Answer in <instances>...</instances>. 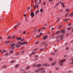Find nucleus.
<instances>
[{
	"mask_svg": "<svg viewBox=\"0 0 73 73\" xmlns=\"http://www.w3.org/2000/svg\"><path fill=\"white\" fill-rule=\"evenodd\" d=\"M60 32L62 33H65V30L64 29H62L61 30Z\"/></svg>",
	"mask_w": 73,
	"mask_h": 73,
	"instance_id": "obj_4",
	"label": "nucleus"
},
{
	"mask_svg": "<svg viewBox=\"0 0 73 73\" xmlns=\"http://www.w3.org/2000/svg\"><path fill=\"white\" fill-rule=\"evenodd\" d=\"M72 25V23H69V24H68V25L69 26H70V25Z\"/></svg>",
	"mask_w": 73,
	"mask_h": 73,
	"instance_id": "obj_38",
	"label": "nucleus"
},
{
	"mask_svg": "<svg viewBox=\"0 0 73 73\" xmlns=\"http://www.w3.org/2000/svg\"><path fill=\"white\" fill-rule=\"evenodd\" d=\"M65 61H66V59H63L62 60H61L59 62H60L59 63V64H60V66H63V63H61V62H64Z\"/></svg>",
	"mask_w": 73,
	"mask_h": 73,
	"instance_id": "obj_2",
	"label": "nucleus"
},
{
	"mask_svg": "<svg viewBox=\"0 0 73 73\" xmlns=\"http://www.w3.org/2000/svg\"><path fill=\"white\" fill-rule=\"evenodd\" d=\"M37 49H38V48H35V51H36V50H37Z\"/></svg>",
	"mask_w": 73,
	"mask_h": 73,
	"instance_id": "obj_56",
	"label": "nucleus"
},
{
	"mask_svg": "<svg viewBox=\"0 0 73 73\" xmlns=\"http://www.w3.org/2000/svg\"><path fill=\"white\" fill-rule=\"evenodd\" d=\"M12 37L13 38H14L15 37V36H14L12 37H11V38H12Z\"/></svg>",
	"mask_w": 73,
	"mask_h": 73,
	"instance_id": "obj_48",
	"label": "nucleus"
},
{
	"mask_svg": "<svg viewBox=\"0 0 73 73\" xmlns=\"http://www.w3.org/2000/svg\"><path fill=\"white\" fill-rule=\"evenodd\" d=\"M11 47H10V48H12V47H13V46H15V43H13V44H11Z\"/></svg>",
	"mask_w": 73,
	"mask_h": 73,
	"instance_id": "obj_5",
	"label": "nucleus"
},
{
	"mask_svg": "<svg viewBox=\"0 0 73 73\" xmlns=\"http://www.w3.org/2000/svg\"><path fill=\"white\" fill-rule=\"evenodd\" d=\"M54 52H57V49L55 50L54 51Z\"/></svg>",
	"mask_w": 73,
	"mask_h": 73,
	"instance_id": "obj_47",
	"label": "nucleus"
},
{
	"mask_svg": "<svg viewBox=\"0 0 73 73\" xmlns=\"http://www.w3.org/2000/svg\"><path fill=\"white\" fill-rule=\"evenodd\" d=\"M68 14H69V13H67L65 15V17H66V16H67V15H68Z\"/></svg>",
	"mask_w": 73,
	"mask_h": 73,
	"instance_id": "obj_25",
	"label": "nucleus"
},
{
	"mask_svg": "<svg viewBox=\"0 0 73 73\" xmlns=\"http://www.w3.org/2000/svg\"><path fill=\"white\" fill-rule=\"evenodd\" d=\"M55 54V53H53L51 54V55H54Z\"/></svg>",
	"mask_w": 73,
	"mask_h": 73,
	"instance_id": "obj_44",
	"label": "nucleus"
},
{
	"mask_svg": "<svg viewBox=\"0 0 73 73\" xmlns=\"http://www.w3.org/2000/svg\"><path fill=\"white\" fill-rule=\"evenodd\" d=\"M9 38H11V36H8V37H7V39H9Z\"/></svg>",
	"mask_w": 73,
	"mask_h": 73,
	"instance_id": "obj_35",
	"label": "nucleus"
},
{
	"mask_svg": "<svg viewBox=\"0 0 73 73\" xmlns=\"http://www.w3.org/2000/svg\"><path fill=\"white\" fill-rule=\"evenodd\" d=\"M35 53H36V52H33L32 53V54H34Z\"/></svg>",
	"mask_w": 73,
	"mask_h": 73,
	"instance_id": "obj_50",
	"label": "nucleus"
},
{
	"mask_svg": "<svg viewBox=\"0 0 73 73\" xmlns=\"http://www.w3.org/2000/svg\"><path fill=\"white\" fill-rule=\"evenodd\" d=\"M6 67H7V65H5L3 66H2V68L3 69H4V68H6Z\"/></svg>",
	"mask_w": 73,
	"mask_h": 73,
	"instance_id": "obj_9",
	"label": "nucleus"
},
{
	"mask_svg": "<svg viewBox=\"0 0 73 73\" xmlns=\"http://www.w3.org/2000/svg\"><path fill=\"white\" fill-rule=\"evenodd\" d=\"M64 36V35H60V37H63V36Z\"/></svg>",
	"mask_w": 73,
	"mask_h": 73,
	"instance_id": "obj_41",
	"label": "nucleus"
},
{
	"mask_svg": "<svg viewBox=\"0 0 73 73\" xmlns=\"http://www.w3.org/2000/svg\"><path fill=\"white\" fill-rule=\"evenodd\" d=\"M41 64H38L36 65V67H40L41 66Z\"/></svg>",
	"mask_w": 73,
	"mask_h": 73,
	"instance_id": "obj_11",
	"label": "nucleus"
},
{
	"mask_svg": "<svg viewBox=\"0 0 73 73\" xmlns=\"http://www.w3.org/2000/svg\"><path fill=\"white\" fill-rule=\"evenodd\" d=\"M8 53L7 52L6 54H5L4 55L5 56H6V57H7V56H8Z\"/></svg>",
	"mask_w": 73,
	"mask_h": 73,
	"instance_id": "obj_13",
	"label": "nucleus"
},
{
	"mask_svg": "<svg viewBox=\"0 0 73 73\" xmlns=\"http://www.w3.org/2000/svg\"><path fill=\"white\" fill-rule=\"evenodd\" d=\"M23 73H26V72L25 71H23Z\"/></svg>",
	"mask_w": 73,
	"mask_h": 73,
	"instance_id": "obj_64",
	"label": "nucleus"
},
{
	"mask_svg": "<svg viewBox=\"0 0 73 73\" xmlns=\"http://www.w3.org/2000/svg\"><path fill=\"white\" fill-rule=\"evenodd\" d=\"M64 57H67V56H66V55H64Z\"/></svg>",
	"mask_w": 73,
	"mask_h": 73,
	"instance_id": "obj_61",
	"label": "nucleus"
},
{
	"mask_svg": "<svg viewBox=\"0 0 73 73\" xmlns=\"http://www.w3.org/2000/svg\"><path fill=\"white\" fill-rule=\"evenodd\" d=\"M10 53H11V54L13 53V50H12L10 51Z\"/></svg>",
	"mask_w": 73,
	"mask_h": 73,
	"instance_id": "obj_18",
	"label": "nucleus"
},
{
	"mask_svg": "<svg viewBox=\"0 0 73 73\" xmlns=\"http://www.w3.org/2000/svg\"><path fill=\"white\" fill-rule=\"evenodd\" d=\"M21 37L19 38L18 39H17V40H21Z\"/></svg>",
	"mask_w": 73,
	"mask_h": 73,
	"instance_id": "obj_26",
	"label": "nucleus"
},
{
	"mask_svg": "<svg viewBox=\"0 0 73 73\" xmlns=\"http://www.w3.org/2000/svg\"><path fill=\"white\" fill-rule=\"evenodd\" d=\"M38 12H39V10H37V11H36L35 14H38Z\"/></svg>",
	"mask_w": 73,
	"mask_h": 73,
	"instance_id": "obj_8",
	"label": "nucleus"
},
{
	"mask_svg": "<svg viewBox=\"0 0 73 73\" xmlns=\"http://www.w3.org/2000/svg\"><path fill=\"white\" fill-rule=\"evenodd\" d=\"M45 29V27H43L41 29Z\"/></svg>",
	"mask_w": 73,
	"mask_h": 73,
	"instance_id": "obj_55",
	"label": "nucleus"
},
{
	"mask_svg": "<svg viewBox=\"0 0 73 73\" xmlns=\"http://www.w3.org/2000/svg\"><path fill=\"white\" fill-rule=\"evenodd\" d=\"M38 59V58H36L35 60H34V61H36V60H37Z\"/></svg>",
	"mask_w": 73,
	"mask_h": 73,
	"instance_id": "obj_59",
	"label": "nucleus"
},
{
	"mask_svg": "<svg viewBox=\"0 0 73 73\" xmlns=\"http://www.w3.org/2000/svg\"><path fill=\"white\" fill-rule=\"evenodd\" d=\"M61 27H62V26L61 25H60L58 27V29H60V28H61Z\"/></svg>",
	"mask_w": 73,
	"mask_h": 73,
	"instance_id": "obj_21",
	"label": "nucleus"
},
{
	"mask_svg": "<svg viewBox=\"0 0 73 73\" xmlns=\"http://www.w3.org/2000/svg\"><path fill=\"white\" fill-rule=\"evenodd\" d=\"M26 33V31H25L23 32V34H25Z\"/></svg>",
	"mask_w": 73,
	"mask_h": 73,
	"instance_id": "obj_57",
	"label": "nucleus"
},
{
	"mask_svg": "<svg viewBox=\"0 0 73 73\" xmlns=\"http://www.w3.org/2000/svg\"><path fill=\"white\" fill-rule=\"evenodd\" d=\"M24 40V39L23 38L21 40V41H23Z\"/></svg>",
	"mask_w": 73,
	"mask_h": 73,
	"instance_id": "obj_46",
	"label": "nucleus"
},
{
	"mask_svg": "<svg viewBox=\"0 0 73 73\" xmlns=\"http://www.w3.org/2000/svg\"><path fill=\"white\" fill-rule=\"evenodd\" d=\"M41 73H44V72H45V70H43L41 71Z\"/></svg>",
	"mask_w": 73,
	"mask_h": 73,
	"instance_id": "obj_24",
	"label": "nucleus"
},
{
	"mask_svg": "<svg viewBox=\"0 0 73 73\" xmlns=\"http://www.w3.org/2000/svg\"><path fill=\"white\" fill-rule=\"evenodd\" d=\"M40 35H37L36 36V37L38 38V37H40Z\"/></svg>",
	"mask_w": 73,
	"mask_h": 73,
	"instance_id": "obj_40",
	"label": "nucleus"
},
{
	"mask_svg": "<svg viewBox=\"0 0 73 73\" xmlns=\"http://www.w3.org/2000/svg\"><path fill=\"white\" fill-rule=\"evenodd\" d=\"M30 16H31V17H33L35 16V14L33 13V12H32L31 13V14H30Z\"/></svg>",
	"mask_w": 73,
	"mask_h": 73,
	"instance_id": "obj_3",
	"label": "nucleus"
},
{
	"mask_svg": "<svg viewBox=\"0 0 73 73\" xmlns=\"http://www.w3.org/2000/svg\"><path fill=\"white\" fill-rule=\"evenodd\" d=\"M40 51H43V50H44V49H40Z\"/></svg>",
	"mask_w": 73,
	"mask_h": 73,
	"instance_id": "obj_37",
	"label": "nucleus"
},
{
	"mask_svg": "<svg viewBox=\"0 0 73 73\" xmlns=\"http://www.w3.org/2000/svg\"><path fill=\"white\" fill-rule=\"evenodd\" d=\"M30 68V66H28L27 68H26V70H28V69H29Z\"/></svg>",
	"mask_w": 73,
	"mask_h": 73,
	"instance_id": "obj_14",
	"label": "nucleus"
},
{
	"mask_svg": "<svg viewBox=\"0 0 73 73\" xmlns=\"http://www.w3.org/2000/svg\"><path fill=\"white\" fill-rule=\"evenodd\" d=\"M63 39H64V38L63 37H62L60 38V39L61 40H62Z\"/></svg>",
	"mask_w": 73,
	"mask_h": 73,
	"instance_id": "obj_23",
	"label": "nucleus"
},
{
	"mask_svg": "<svg viewBox=\"0 0 73 73\" xmlns=\"http://www.w3.org/2000/svg\"><path fill=\"white\" fill-rule=\"evenodd\" d=\"M24 70V69L23 68H21L20 69V70L21 71H23V70Z\"/></svg>",
	"mask_w": 73,
	"mask_h": 73,
	"instance_id": "obj_30",
	"label": "nucleus"
},
{
	"mask_svg": "<svg viewBox=\"0 0 73 73\" xmlns=\"http://www.w3.org/2000/svg\"><path fill=\"white\" fill-rule=\"evenodd\" d=\"M71 64H72L73 65V60L72 61V62L70 63Z\"/></svg>",
	"mask_w": 73,
	"mask_h": 73,
	"instance_id": "obj_43",
	"label": "nucleus"
},
{
	"mask_svg": "<svg viewBox=\"0 0 73 73\" xmlns=\"http://www.w3.org/2000/svg\"><path fill=\"white\" fill-rule=\"evenodd\" d=\"M19 65L18 64L17 65L15 66V68H17Z\"/></svg>",
	"mask_w": 73,
	"mask_h": 73,
	"instance_id": "obj_22",
	"label": "nucleus"
},
{
	"mask_svg": "<svg viewBox=\"0 0 73 73\" xmlns=\"http://www.w3.org/2000/svg\"><path fill=\"white\" fill-rule=\"evenodd\" d=\"M15 62V61H12L10 63L11 64H12V63H14V62Z\"/></svg>",
	"mask_w": 73,
	"mask_h": 73,
	"instance_id": "obj_17",
	"label": "nucleus"
},
{
	"mask_svg": "<svg viewBox=\"0 0 73 73\" xmlns=\"http://www.w3.org/2000/svg\"><path fill=\"white\" fill-rule=\"evenodd\" d=\"M60 31H58L56 32V35H57V34H58V33H60Z\"/></svg>",
	"mask_w": 73,
	"mask_h": 73,
	"instance_id": "obj_12",
	"label": "nucleus"
},
{
	"mask_svg": "<svg viewBox=\"0 0 73 73\" xmlns=\"http://www.w3.org/2000/svg\"><path fill=\"white\" fill-rule=\"evenodd\" d=\"M47 45H48V44H46L44 45V46H47Z\"/></svg>",
	"mask_w": 73,
	"mask_h": 73,
	"instance_id": "obj_60",
	"label": "nucleus"
},
{
	"mask_svg": "<svg viewBox=\"0 0 73 73\" xmlns=\"http://www.w3.org/2000/svg\"><path fill=\"white\" fill-rule=\"evenodd\" d=\"M61 5H64V3H61Z\"/></svg>",
	"mask_w": 73,
	"mask_h": 73,
	"instance_id": "obj_63",
	"label": "nucleus"
},
{
	"mask_svg": "<svg viewBox=\"0 0 73 73\" xmlns=\"http://www.w3.org/2000/svg\"><path fill=\"white\" fill-rule=\"evenodd\" d=\"M44 66H47V64H44Z\"/></svg>",
	"mask_w": 73,
	"mask_h": 73,
	"instance_id": "obj_29",
	"label": "nucleus"
},
{
	"mask_svg": "<svg viewBox=\"0 0 73 73\" xmlns=\"http://www.w3.org/2000/svg\"><path fill=\"white\" fill-rule=\"evenodd\" d=\"M11 48L12 49V50H14V49H15V47H12V48Z\"/></svg>",
	"mask_w": 73,
	"mask_h": 73,
	"instance_id": "obj_19",
	"label": "nucleus"
},
{
	"mask_svg": "<svg viewBox=\"0 0 73 73\" xmlns=\"http://www.w3.org/2000/svg\"><path fill=\"white\" fill-rule=\"evenodd\" d=\"M66 49H67V50L69 49V48L68 47L66 48Z\"/></svg>",
	"mask_w": 73,
	"mask_h": 73,
	"instance_id": "obj_62",
	"label": "nucleus"
},
{
	"mask_svg": "<svg viewBox=\"0 0 73 73\" xmlns=\"http://www.w3.org/2000/svg\"><path fill=\"white\" fill-rule=\"evenodd\" d=\"M49 60L50 61H53V59L52 58H49Z\"/></svg>",
	"mask_w": 73,
	"mask_h": 73,
	"instance_id": "obj_10",
	"label": "nucleus"
},
{
	"mask_svg": "<svg viewBox=\"0 0 73 73\" xmlns=\"http://www.w3.org/2000/svg\"><path fill=\"white\" fill-rule=\"evenodd\" d=\"M56 70H58L59 69V68H56Z\"/></svg>",
	"mask_w": 73,
	"mask_h": 73,
	"instance_id": "obj_58",
	"label": "nucleus"
},
{
	"mask_svg": "<svg viewBox=\"0 0 73 73\" xmlns=\"http://www.w3.org/2000/svg\"><path fill=\"white\" fill-rule=\"evenodd\" d=\"M27 44V42H24L22 43L20 41L17 44L15 45V46L17 47V48H18L19 46H21V45H24V44Z\"/></svg>",
	"mask_w": 73,
	"mask_h": 73,
	"instance_id": "obj_1",
	"label": "nucleus"
},
{
	"mask_svg": "<svg viewBox=\"0 0 73 73\" xmlns=\"http://www.w3.org/2000/svg\"><path fill=\"white\" fill-rule=\"evenodd\" d=\"M72 29V28L70 27L67 29V30H70V29Z\"/></svg>",
	"mask_w": 73,
	"mask_h": 73,
	"instance_id": "obj_32",
	"label": "nucleus"
},
{
	"mask_svg": "<svg viewBox=\"0 0 73 73\" xmlns=\"http://www.w3.org/2000/svg\"><path fill=\"white\" fill-rule=\"evenodd\" d=\"M69 18H68L67 19H65L64 20V21H65V22L66 21H69Z\"/></svg>",
	"mask_w": 73,
	"mask_h": 73,
	"instance_id": "obj_7",
	"label": "nucleus"
},
{
	"mask_svg": "<svg viewBox=\"0 0 73 73\" xmlns=\"http://www.w3.org/2000/svg\"><path fill=\"white\" fill-rule=\"evenodd\" d=\"M40 72V70H37L35 71L36 73H38V72Z\"/></svg>",
	"mask_w": 73,
	"mask_h": 73,
	"instance_id": "obj_15",
	"label": "nucleus"
},
{
	"mask_svg": "<svg viewBox=\"0 0 73 73\" xmlns=\"http://www.w3.org/2000/svg\"><path fill=\"white\" fill-rule=\"evenodd\" d=\"M40 12H42L43 11V10H42V9H40Z\"/></svg>",
	"mask_w": 73,
	"mask_h": 73,
	"instance_id": "obj_36",
	"label": "nucleus"
},
{
	"mask_svg": "<svg viewBox=\"0 0 73 73\" xmlns=\"http://www.w3.org/2000/svg\"><path fill=\"white\" fill-rule=\"evenodd\" d=\"M40 31H41V29H39L38 30V32H40Z\"/></svg>",
	"mask_w": 73,
	"mask_h": 73,
	"instance_id": "obj_51",
	"label": "nucleus"
},
{
	"mask_svg": "<svg viewBox=\"0 0 73 73\" xmlns=\"http://www.w3.org/2000/svg\"><path fill=\"white\" fill-rule=\"evenodd\" d=\"M53 1V0H49V3H50V1L52 2V1Z\"/></svg>",
	"mask_w": 73,
	"mask_h": 73,
	"instance_id": "obj_42",
	"label": "nucleus"
},
{
	"mask_svg": "<svg viewBox=\"0 0 73 73\" xmlns=\"http://www.w3.org/2000/svg\"><path fill=\"white\" fill-rule=\"evenodd\" d=\"M55 64H56V63H55L53 62V63L51 65L53 66L54 65H55Z\"/></svg>",
	"mask_w": 73,
	"mask_h": 73,
	"instance_id": "obj_20",
	"label": "nucleus"
},
{
	"mask_svg": "<svg viewBox=\"0 0 73 73\" xmlns=\"http://www.w3.org/2000/svg\"><path fill=\"white\" fill-rule=\"evenodd\" d=\"M54 34H55V33H54L52 35H51V36L52 37V36H54Z\"/></svg>",
	"mask_w": 73,
	"mask_h": 73,
	"instance_id": "obj_54",
	"label": "nucleus"
},
{
	"mask_svg": "<svg viewBox=\"0 0 73 73\" xmlns=\"http://www.w3.org/2000/svg\"><path fill=\"white\" fill-rule=\"evenodd\" d=\"M36 58H37V57H38V55H36L35 56Z\"/></svg>",
	"mask_w": 73,
	"mask_h": 73,
	"instance_id": "obj_52",
	"label": "nucleus"
},
{
	"mask_svg": "<svg viewBox=\"0 0 73 73\" xmlns=\"http://www.w3.org/2000/svg\"><path fill=\"white\" fill-rule=\"evenodd\" d=\"M19 25H18V24H17V25H16L15 27V29H16V27H17V26H18Z\"/></svg>",
	"mask_w": 73,
	"mask_h": 73,
	"instance_id": "obj_27",
	"label": "nucleus"
},
{
	"mask_svg": "<svg viewBox=\"0 0 73 73\" xmlns=\"http://www.w3.org/2000/svg\"><path fill=\"white\" fill-rule=\"evenodd\" d=\"M36 66V65L34 64V65L33 66V67H35Z\"/></svg>",
	"mask_w": 73,
	"mask_h": 73,
	"instance_id": "obj_53",
	"label": "nucleus"
},
{
	"mask_svg": "<svg viewBox=\"0 0 73 73\" xmlns=\"http://www.w3.org/2000/svg\"><path fill=\"white\" fill-rule=\"evenodd\" d=\"M69 11V9H66V12H68V11Z\"/></svg>",
	"mask_w": 73,
	"mask_h": 73,
	"instance_id": "obj_49",
	"label": "nucleus"
},
{
	"mask_svg": "<svg viewBox=\"0 0 73 73\" xmlns=\"http://www.w3.org/2000/svg\"><path fill=\"white\" fill-rule=\"evenodd\" d=\"M45 2H43V5H45Z\"/></svg>",
	"mask_w": 73,
	"mask_h": 73,
	"instance_id": "obj_31",
	"label": "nucleus"
},
{
	"mask_svg": "<svg viewBox=\"0 0 73 73\" xmlns=\"http://www.w3.org/2000/svg\"><path fill=\"white\" fill-rule=\"evenodd\" d=\"M46 42H43L41 44V45H44V44H46Z\"/></svg>",
	"mask_w": 73,
	"mask_h": 73,
	"instance_id": "obj_16",
	"label": "nucleus"
},
{
	"mask_svg": "<svg viewBox=\"0 0 73 73\" xmlns=\"http://www.w3.org/2000/svg\"><path fill=\"white\" fill-rule=\"evenodd\" d=\"M59 19H60V18H57V20L56 21V22H57V21H58V20H59Z\"/></svg>",
	"mask_w": 73,
	"mask_h": 73,
	"instance_id": "obj_39",
	"label": "nucleus"
},
{
	"mask_svg": "<svg viewBox=\"0 0 73 73\" xmlns=\"http://www.w3.org/2000/svg\"><path fill=\"white\" fill-rule=\"evenodd\" d=\"M6 51L5 50H3V51L2 52V53H4V52H5Z\"/></svg>",
	"mask_w": 73,
	"mask_h": 73,
	"instance_id": "obj_33",
	"label": "nucleus"
},
{
	"mask_svg": "<svg viewBox=\"0 0 73 73\" xmlns=\"http://www.w3.org/2000/svg\"><path fill=\"white\" fill-rule=\"evenodd\" d=\"M44 68H39V70H44Z\"/></svg>",
	"mask_w": 73,
	"mask_h": 73,
	"instance_id": "obj_34",
	"label": "nucleus"
},
{
	"mask_svg": "<svg viewBox=\"0 0 73 73\" xmlns=\"http://www.w3.org/2000/svg\"><path fill=\"white\" fill-rule=\"evenodd\" d=\"M43 38H44L43 40H45V39H46V38H47V35L44 36L43 37Z\"/></svg>",
	"mask_w": 73,
	"mask_h": 73,
	"instance_id": "obj_6",
	"label": "nucleus"
},
{
	"mask_svg": "<svg viewBox=\"0 0 73 73\" xmlns=\"http://www.w3.org/2000/svg\"><path fill=\"white\" fill-rule=\"evenodd\" d=\"M70 35V33L68 34H67L66 35V36H69V35Z\"/></svg>",
	"mask_w": 73,
	"mask_h": 73,
	"instance_id": "obj_28",
	"label": "nucleus"
},
{
	"mask_svg": "<svg viewBox=\"0 0 73 73\" xmlns=\"http://www.w3.org/2000/svg\"><path fill=\"white\" fill-rule=\"evenodd\" d=\"M38 42H39V41H38L37 42H36L35 43V44H38Z\"/></svg>",
	"mask_w": 73,
	"mask_h": 73,
	"instance_id": "obj_45",
	"label": "nucleus"
}]
</instances>
